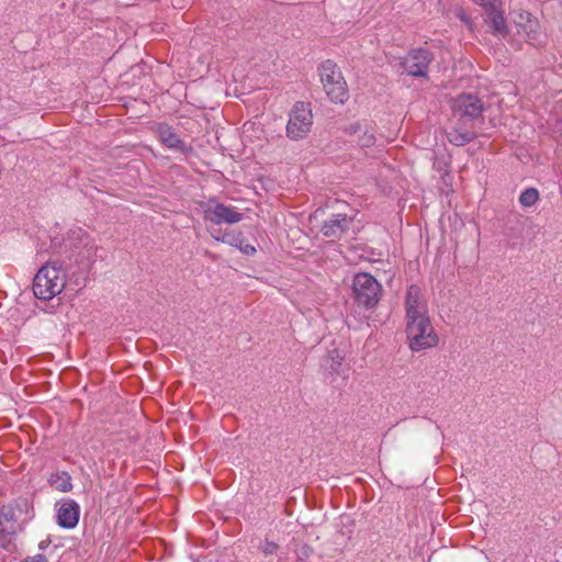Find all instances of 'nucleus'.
<instances>
[{"label": "nucleus", "mask_w": 562, "mask_h": 562, "mask_svg": "<svg viewBox=\"0 0 562 562\" xmlns=\"http://www.w3.org/2000/svg\"><path fill=\"white\" fill-rule=\"evenodd\" d=\"M203 217L215 225L235 224L243 220V214L235 207L210 200L203 207Z\"/></svg>", "instance_id": "7"}, {"label": "nucleus", "mask_w": 562, "mask_h": 562, "mask_svg": "<svg viewBox=\"0 0 562 562\" xmlns=\"http://www.w3.org/2000/svg\"><path fill=\"white\" fill-rule=\"evenodd\" d=\"M454 113L460 116V120L473 121L482 115L483 103L474 94H461L454 102Z\"/></svg>", "instance_id": "10"}, {"label": "nucleus", "mask_w": 562, "mask_h": 562, "mask_svg": "<svg viewBox=\"0 0 562 562\" xmlns=\"http://www.w3.org/2000/svg\"><path fill=\"white\" fill-rule=\"evenodd\" d=\"M405 334L431 325L428 304L418 285L407 288L405 296Z\"/></svg>", "instance_id": "2"}, {"label": "nucleus", "mask_w": 562, "mask_h": 562, "mask_svg": "<svg viewBox=\"0 0 562 562\" xmlns=\"http://www.w3.org/2000/svg\"><path fill=\"white\" fill-rule=\"evenodd\" d=\"M66 284V273L57 262H47L35 274L33 280L34 295L44 301L59 294Z\"/></svg>", "instance_id": "1"}, {"label": "nucleus", "mask_w": 562, "mask_h": 562, "mask_svg": "<svg viewBox=\"0 0 562 562\" xmlns=\"http://www.w3.org/2000/svg\"><path fill=\"white\" fill-rule=\"evenodd\" d=\"M432 59V53L428 49L415 48L402 58L401 66L409 76L426 77Z\"/></svg>", "instance_id": "6"}, {"label": "nucleus", "mask_w": 562, "mask_h": 562, "mask_svg": "<svg viewBox=\"0 0 562 562\" xmlns=\"http://www.w3.org/2000/svg\"><path fill=\"white\" fill-rule=\"evenodd\" d=\"M21 562H47L46 558L42 554H37L31 559H25Z\"/></svg>", "instance_id": "25"}, {"label": "nucleus", "mask_w": 562, "mask_h": 562, "mask_svg": "<svg viewBox=\"0 0 562 562\" xmlns=\"http://www.w3.org/2000/svg\"><path fill=\"white\" fill-rule=\"evenodd\" d=\"M245 255H254L256 252V248L249 244H241V247H237Z\"/></svg>", "instance_id": "24"}, {"label": "nucleus", "mask_w": 562, "mask_h": 562, "mask_svg": "<svg viewBox=\"0 0 562 562\" xmlns=\"http://www.w3.org/2000/svg\"><path fill=\"white\" fill-rule=\"evenodd\" d=\"M475 4L481 5L485 11H490L493 8L501 7V0H472Z\"/></svg>", "instance_id": "23"}, {"label": "nucleus", "mask_w": 562, "mask_h": 562, "mask_svg": "<svg viewBox=\"0 0 562 562\" xmlns=\"http://www.w3.org/2000/svg\"><path fill=\"white\" fill-rule=\"evenodd\" d=\"M156 132L158 139L167 148L178 150L182 154L191 151V147L187 146L171 126L159 124Z\"/></svg>", "instance_id": "11"}, {"label": "nucleus", "mask_w": 562, "mask_h": 562, "mask_svg": "<svg viewBox=\"0 0 562 562\" xmlns=\"http://www.w3.org/2000/svg\"><path fill=\"white\" fill-rule=\"evenodd\" d=\"M406 339L408 348L413 352L435 348L439 342V337L436 334L432 324L406 334Z\"/></svg>", "instance_id": "9"}, {"label": "nucleus", "mask_w": 562, "mask_h": 562, "mask_svg": "<svg viewBox=\"0 0 562 562\" xmlns=\"http://www.w3.org/2000/svg\"><path fill=\"white\" fill-rule=\"evenodd\" d=\"M259 548L265 555H270L276 553L278 544L273 541L265 540Z\"/></svg>", "instance_id": "22"}, {"label": "nucleus", "mask_w": 562, "mask_h": 562, "mask_svg": "<svg viewBox=\"0 0 562 562\" xmlns=\"http://www.w3.org/2000/svg\"><path fill=\"white\" fill-rule=\"evenodd\" d=\"M331 360H333L331 369L336 371L337 368L341 364L342 359L337 355V357L336 358L333 357Z\"/></svg>", "instance_id": "26"}, {"label": "nucleus", "mask_w": 562, "mask_h": 562, "mask_svg": "<svg viewBox=\"0 0 562 562\" xmlns=\"http://www.w3.org/2000/svg\"><path fill=\"white\" fill-rule=\"evenodd\" d=\"M16 532L0 527V549L10 550L13 547Z\"/></svg>", "instance_id": "19"}, {"label": "nucleus", "mask_w": 562, "mask_h": 562, "mask_svg": "<svg viewBox=\"0 0 562 562\" xmlns=\"http://www.w3.org/2000/svg\"><path fill=\"white\" fill-rule=\"evenodd\" d=\"M18 512L19 508L14 504L3 505L0 508V527H5V529L16 532Z\"/></svg>", "instance_id": "15"}, {"label": "nucleus", "mask_w": 562, "mask_h": 562, "mask_svg": "<svg viewBox=\"0 0 562 562\" xmlns=\"http://www.w3.org/2000/svg\"><path fill=\"white\" fill-rule=\"evenodd\" d=\"M462 124H457L450 131H447L448 140L456 146H463L469 144L475 138V133L465 126V121L461 120Z\"/></svg>", "instance_id": "14"}, {"label": "nucleus", "mask_w": 562, "mask_h": 562, "mask_svg": "<svg viewBox=\"0 0 562 562\" xmlns=\"http://www.w3.org/2000/svg\"><path fill=\"white\" fill-rule=\"evenodd\" d=\"M318 74L329 100L342 104L348 98V89L338 66L333 60L327 59L319 65Z\"/></svg>", "instance_id": "3"}, {"label": "nucleus", "mask_w": 562, "mask_h": 562, "mask_svg": "<svg viewBox=\"0 0 562 562\" xmlns=\"http://www.w3.org/2000/svg\"><path fill=\"white\" fill-rule=\"evenodd\" d=\"M216 240L228 244L236 248L241 247V244L245 241L241 234H234V233H225V234H223L222 237H216Z\"/></svg>", "instance_id": "20"}, {"label": "nucleus", "mask_w": 562, "mask_h": 562, "mask_svg": "<svg viewBox=\"0 0 562 562\" xmlns=\"http://www.w3.org/2000/svg\"><path fill=\"white\" fill-rule=\"evenodd\" d=\"M350 223L351 218L346 214H335L323 224L321 232L328 238H340Z\"/></svg>", "instance_id": "13"}, {"label": "nucleus", "mask_w": 562, "mask_h": 562, "mask_svg": "<svg viewBox=\"0 0 562 562\" xmlns=\"http://www.w3.org/2000/svg\"><path fill=\"white\" fill-rule=\"evenodd\" d=\"M313 124V114L310 104L296 102L289 113L286 135L291 139H302L310 133Z\"/></svg>", "instance_id": "5"}, {"label": "nucleus", "mask_w": 562, "mask_h": 562, "mask_svg": "<svg viewBox=\"0 0 562 562\" xmlns=\"http://www.w3.org/2000/svg\"><path fill=\"white\" fill-rule=\"evenodd\" d=\"M519 34L526 37V41L533 46H539L543 43V35L540 31L539 21L531 15L528 11H519L514 16Z\"/></svg>", "instance_id": "8"}, {"label": "nucleus", "mask_w": 562, "mask_h": 562, "mask_svg": "<svg viewBox=\"0 0 562 562\" xmlns=\"http://www.w3.org/2000/svg\"><path fill=\"white\" fill-rule=\"evenodd\" d=\"M48 483L55 490L63 493L70 492L72 488L71 476L68 472L65 471L50 474L48 477Z\"/></svg>", "instance_id": "17"}, {"label": "nucleus", "mask_w": 562, "mask_h": 562, "mask_svg": "<svg viewBox=\"0 0 562 562\" xmlns=\"http://www.w3.org/2000/svg\"><path fill=\"white\" fill-rule=\"evenodd\" d=\"M79 515V505L72 499H67L57 510V522L63 528L72 529L78 525Z\"/></svg>", "instance_id": "12"}, {"label": "nucleus", "mask_w": 562, "mask_h": 562, "mask_svg": "<svg viewBox=\"0 0 562 562\" xmlns=\"http://www.w3.org/2000/svg\"><path fill=\"white\" fill-rule=\"evenodd\" d=\"M90 250H92L93 252H95L97 248L94 246H91L90 247Z\"/></svg>", "instance_id": "27"}, {"label": "nucleus", "mask_w": 562, "mask_h": 562, "mask_svg": "<svg viewBox=\"0 0 562 562\" xmlns=\"http://www.w3.org/2000/svg\"><path fill=\"white\" fill-rule=\"evenodd\" d=\"M538 200L539 192L535 188H528L524 190L519 196V203L525 207L532 206Z\"/></svg>", "instance_id": "18"}, {"label": "nucleus", "mask_w": 562, "mask_h": 562, "mask_svg": "<svg viewBox=\"0 0 562 562\" xmlns=\"http://www.w3.org/2000/svg\"><path fill=\"white\" fill-rule=\"evenodd\" d=\"M355 301L367 308L378 304L382 293L381 284L369 273H357L352 282Z\"/></svg>", "instance_id": "4"}, {"label": "nucleus", "mask_w": 562, "mask_h": 562, "mask_svg": "<svg viewBox=\"0 0 562 562\" xmlns=\"http://www.w3.org/2000/svg\"><path fill=\"white\" fill-rule=\"evenodd\" d=\"M486 21L491 24L493 32L496 34L505 35L507 33V25L504 13L501 7L493 8L486 12Z\"/></svg>", "instance_id": "16"}, {"label": "nucleus", "mask_w": 562, "mask_h": 562, "mask_svg": "<svg viewBox=\"0 0 562 562\" xmlns=\"http://www.w3.org/2000/svg\"><path fill=\"white\" fill-rule=\"evenodd\" d=\"M374 134L370 131H364L363 134L359 137V144L361 147H370L374 144Z\"/></svg>", "instance_id": "21"}]
</instances>
